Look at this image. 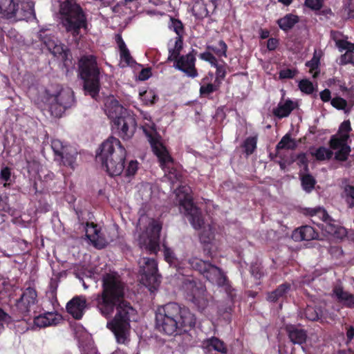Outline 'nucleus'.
<instances>
[{
	"label": "nucleus",
	"mask_w": 354,
	"mask_h": 354,
	"mask_svg": "<svg viewBox=\"0 0 354 354\" xmlns=\"http://www.w3.org/2000/svg\"><path fill=\"white\" fill-rule=\"evenodd\" d=\"M125 284L116 272L106 273L102 278V290L93 295V301L105 318L114 317L107 322V328L119 344H125L131 328L130 322L137 320L138 313L131 303L124 299Z\"/></svg>",
	"instance_id": "f257e3e1"
},
{
	"label": "nucleus",
	"mask_w": 354,
	"mask_h": 354,
	"mask_svg": "<svg viewBox=\"0 0 354 354\" xmlns=\"http://www.w3.org/2000/svg\"><path fill=\"white\" fill-rule=\"evenodd\" d=\"M196 324V318L189 309L176 302L159 306L156 311L155 326L161 334L168 336L187 333Z\"/></svg>",
	"instance_id": "f03ea898"
},
{
	"label": "nucleus",
	"mask_w": 354,
	"mask_h": 354,
	"mask_svg": "<svg viewBox=\"0 0 354 354\" xmlns=\"http://www.w3.org/2000/svg\"><path fill=\"white\" fill-rule=\"evenodd\" d=\"M126 156L127 151L120 141L111 136L102 143L95 160L110 176H117L124 171Z\"/></svg>",
	"instance_id": "7ed1b4c3"
},
{
	"label": "nucleus",
	"mask_w": 354,
	"mask_h": 354,
	"mask_svg": "<svg viewBox=\"0 0 354 354\" xmlns=\"http://www.w3.org/2000/svg\"><path fill=\"white\" fill-rule=\"evenodd\" d=\"M60 19L67 32L76 37L88 29L87 15L76 0H65L59 6Z\"/></svg>",
	"instance_id": "20e7f679"
},
{
	"label": "nucleus",
	"mask_w": 354,
	"mask_h": 354,
	"mask_svg": "<svg viewBox=\"0 0 354 354\" xmlns=\"http://www.w3.org/2000/svg\"><path fill=\"white\" fill-rule=\"evenodd\" d=\"M78 73L83 81L86 94L95 98L99 95L100 85V68L97 57L93 55H82L78 62Z\"/></svg>",
	"instance_id": "39448f33"
},
{
	"label": "nucleus",
	"mask_w": 354,
	"mask_h": 354,
	"mask_svg": "<svg viewBox=\"0 0 354 354\" xmlns=\"http://www.w3.org/2000/svg\"><path fill=\"white\" fill-rule=\"evenodd\" d=\"M106 115L112 122V127L123 140H128L133 136L136 129L134 116L116 100L111 101L106 106Z\"/></svg>",
	"instance_id": "423d86ee"
},
{
	"label": "nucleus",
	"mask_w": 354,
	"mask_h": 354,
	"mask_svg": "<svg viewBox=\"0 0 354 354\" xmlns=\"http://www.w3.org/2000/svg\"><path fill=\"white\" fill-rule=\"evenodd\" d=\"M189 264L212 283H215L219 287H223L226 290L230 289V284L226 274L221 268L212 264L209 261H204L195 257L189 260Z\"/></svg>",
	"instance_id": "0eeeda50"
},
{
	"label": "nucleus",
	"mask_w": 354,
	"mask_h": 354,
	"mask_svg": "<svg viewBox=\"0 0 354 354\" xmlns=\"http://www.w3.org/2000/svg\"><path fill=\"white\" fill-rule=\"evenodd\" d=\"M351 130L350 121L345 120L340 124L337 133L333 135L329 140V147L332 150H336L335 159L337 161L345 162L348 158L351 148L348 145V140Z\"/></svg>",
	"instance_id": "6e6552de"
},
{
	"label": "nucleus",
	"mask_w": 354,
	"mask_h": 354,
	"mask_svg": "<svg viewBox=\"0 0 354 354\" xmlns=\"http://www.w3.org/2000/svg\"><path fill=\"white\" fill-rule=\"evenodd\" d=\"M33 12L32 6L24 0H0V17L15 21L28 18Z\"/></svg>",
	"instance_id": "1a4fd4ad"
},
{
	"label": "nucleus",
	"mask_w": 354,
	"mask_h": 354,
	"mask_svg": "<svg viewBox=\"0 0 354 354\" xmlns=\"http://www.w3.org/2000/svg\"><path fill=\"white\" fill-rule=\"evenodd\" d=\"M49 111L55 118L62 117L66 109L73 103V92L70 88H64L57 85L55 93H48Z\"/></svg>",
	"instance_id": "9d476101"
},
{
	"label": "nucleus",
	"mask_w": 354,
	"mask_h": 354,
	"mask_svg": "<svg viewBox=\"0 0 354 354\" xmlns=\"http://www.w3.org/2000/svg\"><path fill=\"white\" fill-rule=\"evenodd\" d=\"M183 290L186 299L191 301L198 310L203 311L208 305L206 297V288L201 283H198L193 277L185 278L183 281Z\"/></svg>",
	"instance_id": "9b49d317"
},
{
	"label": "nucleus",
	"mask_w": 354,
	"mask_h": 354,
	"mask_svg": "<svg viewBox=\"0 0 354 354\" xmlns=\"http://www.w3.org/2000/svg\"><path fill=\"white\" fill-rule=\"evenodd\" d=\"M38 302V295L36 288L29 284L28 286L22 289V293L19 299L16 300L15 310L19 317L24 319L30 316L32 310Z\"/></svg>",
	"instance_id": "f8f14e48"
},
{
	"label": "nucleus",
	"mask_w": 354,
	"mask_h": 354,
	"mask_svg": "<svg viewBox=\"0 0 354 354\" xmlns=\"http://www.w3.org/2000/svg\"><path fill=\"white\" fill-rule=\"evenodd\" d=\"M150 232L145 239L140 240V248L149 254H156L160 249V234L162 224L156 220H152L149 224Z\"/></svg>",
	"instance_id": "ddd939ff"
},
{
	"label": "nucleus",
	"mask_w": 354,
	"mask_h": 354,
	"mask_svg": "<svg viewBox=\"0 0 354 354\" xmlns=\"http://www.w3.org/2000/svg\"><path fill=\"white\" fill-rule=\"evenodd\" d=\"M142 280L149 290L156 289L160 283V275L158 273V263L153 258H142Z\"/></svg>",
	"instance_id": "4468645a"
},
{
	"label": "nucleus",
	"mask_w": 354,
	"mask_h": 354,
	"mask_svg": "<svg viewBox=\"0 0 354 354\" xmlns=\"http://www.w3.org/2000/svg\"><path fill=\"white\" fill-rule=\"evenodd\" d=\"M197 51L192 49L187 55H183L180 58L174 62V66L175 68L183 72L187 77L194 78L198 75V71L196 68V57Z\"/></svg>",
	"instance_id": "2eb2a0df"
},
{
	"label": "nucleus",
	"mask_w": 354,
	"mask_h": 354,
	"mask_svg": "<svg viewBox=\"0 0 354 354\" xmlns=\"http://www.w3.org/2000/svg\"><path fill=\"white\" fill-rule=\"evenodd\" d=\"M180 205L185 209L189 221L196 230H199L204 225L201 211L193 203L190 196L186 194L183 200H180Z\"/></svg>",
	"instance_id": "dca6fc26"
},
{
	"label": "nucleus",
	"mask_w": 354,
	"mask_h": 354,
	"mask_svg": "<svg viewBox=\"0 0 354 354\" xmlns=\"http://www.w3.org/2000/svg\"><path fill=\"white\" fill-rule=\"evenodd\" d=\"M149 143L153 153L158 158L162 165L172 162L173 159L165 146L160 142V138L151 133H147Z\"/></svg>",
	"instance_id": "f3484780"
},
{
	"label": "nucleus",
	"mask_w": 354,
	"mask_h": 354,
	"mask_svg": "<svg viewBox=\"0 0 354 354\" xmlns=\"http://www.w3.org/2000/svg\"><path fill=\"white\" fill-rule=\"evenodd\" d=\"M66 311L75 319L82 318L86 308V300L84 296H75L66 304Z\"/></svg>",
	"instance_id": "a211bd4d"
},
{
	"label": "nucleus",
	"mask_w": 354,
	"mask_h": 354,
	"mask_svg": "<svg viewBox=\"0 0 354 354\" xmlns=\"http://www.w3.org/2000/svg\"><path fill=\"white\" fill-rule=\"evenodd\" d=\"M86 236L87 239L92 243L93 246L97 249L104 248L108 242L106 239L102 236L100 229L97 224L93 223H87Z\"/></svg>",
	"instance_id": "6ab92c4d"
},
{
	"label": "nucleus",
	"mask_w": 354,
	"mask_h": 354,
	"mask_svg": "<svg viewBox=\"0 0 354 354\" xmlns=\"http://www.w3.org/2000/svg\"><path fill=\"white\" fill-rule=\"evenodd\" d=\"M304 315L307 319L321 323H324L328 318H330L328 311L320 306H307L304 310Z\"/></svg>",
	"instance_id": "aec40b11"
},
{
	"label": "nucleus",
	"mask_w": 354,
	"mask_h": 354,
	"mask_svg": "<svg viewBox=\"0 0 354 354\" xmlns=\"http://www.w3.org/2000/svg\"><path fill=\"white\" fill-rule=\"evenodd\" d=\"M332 297L335 298L338 303L348 308H354V295L345 291L340 285L335 286L332 290Z\"/></svg>",
	"instance_id": "412c9836"
},
{
	"label": "nucleus",
	"mask_w": 354,
	"mask_h": 354,
	"mask_svg": "<svg viewBox=\"0 0 354 354\" xmlns=\"http://www.w3.org/2000/svg\"><path fill=\"white\" fill-rule=\"evenodd\" d=\"M295 241H311L319 239V233L310 225H303L295 229L292 234Z\"/></svg>",
	"instance_id": "4be33fe9"
},
{
	"label": "nucleus",
	"mask_w": 354,
	"mask_h": 354,
	"mask_svg": "<svg viewBox=\"0 0 354 354\" xmlns=\"http://www.w3.org/2000/svg\"><path fill=\"white\" fill-rule=\"evenodd\" d=\"M48 50L54 57L60 58L66 68L72 64V55L69 48L62 44L59 40Z\"/></svg>",
	"instance_id": "5701e85b"
},
{
	"label": "nucleus",
	"mask_w": 354,
	"mask_h": 354,
	"mask_svg": "<svg viewBox=\"0 0 354 354\" xmlns=\"http://www.w3.org/2000/svg\"><path fill=\"white\" fill-rule=\"evenodd\" d=\"M286 331L291 342L294 344H302L306 342L307 338L306 330L299 328L295 325H287Z\"/></svg>",
	"instance_id": "b1692460"
},
{
	"label": "nucleus",
	"mask_w": 354,
	"mask_h": 354,
	"mask_svg": "<svg viewBox=\"0 0 354 354\" xmlns=\"http://www.w3.org/2000/svg\"><path fill=\"white\" fill-rule=\"evenodd\" d=\"M77 156V152L76 149L71 146H68L65 148V151H64V152H62V154L59 158L61 159L64 165L74 169Z\"/></svg>",
	"instance_id": "393cba45"
},
{
	"label": "nucleus",
	"mask_w": 354,
	"mask_h": 354,
	"mask_svg": "<svg viewBox=\"0 0 354 354\" xmlns=\"http://www.w3.org/2000/svg\"><path fill=\"white\" fill-rule=\"evenodd\" d=\"M290 284L287 282L279 285L274 290L268 294L267 300L275 303L279 299L286 297L288 292L290 290Z\"/></svg>",
	"instance_id": "a878e982"
},
{
	"label": "nucleus",
	"mask_w": 354,
	"mask_h": 354,
	"mask_svg": "<svg viewBox=\"0 0 354 354\" xmlns=\"http://www.w3.org/2000/svg\"><path fill=\"white\" fill-rule=\"evenodd\" d=\"M298 22V16L293 14H286L277 21L279 27L286 32L290 30Z\"/></svg>",
	"instance_id": "bb28decb"
},
{
	"label": "nucleus",
	"mask_w": 354,
	"mask_h": 354,
	"mask_svg": "<svg viewBox=\"0 0 354 354\" xmlns=\"http://www.w3.org/2000/svg\"><path fill=\"white\" fill-rule=\"evenodd\" d=\"M34 325L39 328H44L56 324L55 315L53 313H47L44 315L34 316Z\"/></svg>",
	"instance_id": "cd10ccee"
},
{
	"label": "nucleus",
	"mask_w": 354,
	"mask_h": 354,
	"mask_svg": "<svg viewBox=\"0 0 354 354\" xmlns=\"http://www.w3.org/2000/svg\"><path fill=\"white\" fill-rule=\"evenodd\" d=\"M301 212L305 216H310L311 218L317 217L319 220L324 222L330 220V217L326 210L321 207L304 208L302 209Z\"/></svg>",
	"instance_id": "c85d7f7f"
},
{
	"label": "nucleus",
	"mask_w": 354,
	"mask_h": 354,
	"mask_svg": "<svg viewBox=\"0 0 354 354\" xmlns=\"http://www.w3.org/2000/svg\"><path fill=\"white\" fill-rule=\"evenodd\" d=\"M204 344L209 351L212 349L223 354H226L227 352V348L224 342L216 337L207 339L204 342Z\"/></svg>",
	"instance_id": "c756f323"
},
{
	"label": "nucleus",
	"mask_w": 354,
	"mask_h": 354,
	"mask_svg": "<svg viewBox=\"0 0 354 354\" xmlns=\"http://www.w3.org/2000/svg\"><path fill=\"white\" fill-rule=\"evenodd\" d=\"M293 109L294 105L292 101L287 100L283 103H279L277 107L273 110V114L281 119L288 117Z\"/></svg>",
	"instance_id": "7c9ffc66"
},
{
	"label": "nucleus",
	"mask_w": 354,
	"mask_h": 354,
	"mask_svg": "<svg viewBox=\"0 0 354 354\" xmlns=\"http://www.w3.org/2000/svg\"><path fill=\"white\" fill-rule=\"evenodd\" d=\"M39 39L48 50L52 48L54 44H57L59 39L48 30L41 29L38 33Z\"/></svg>",
	"instance_id": "2f4dec72"
},
{
	"label": "nucleus",
	"mask_w": 354,
	"mask_h": 354,
	"mask_svg": "<svg viewBox=\"0 0 354 354\" xmlns=\"http://www.w3.org/2000/svg\"><path fill=\"white\" fill-rule=\"evenodd\" d=\"M183 47V39L180 37H176L174 47L169 48V56L167 62H175L180 58V53Z\"/></svg>",
	"instance_id": "473e14b6"
},
{
	"label": "nucleus",
	"mask_w": 354,
	"mask_h": 354,
	"mask_svg": "<svg viewBox=\"0 0 354 354\" xmlns=\"http://www.w3.org/2000/svg\"><path fill=\"white\" fill-rule=\"evenodd\" d=\"M221 86V84L216 80H214V82L211 84L201 85L199 88L200 96L201 97L210 98V95L218 91L220 89Z\"/></svg>",
	"instance_id": "72a5a7b5"
},
{
	"label": "nucleus",
	"mask_w": 354,
	"mask_h": 354,
	"mask_svg": "<svg viewBox=\"0 0 354 354\" xmlns=\"http://www.w3.org/2000/svg\"><path fill=\"white\" fill-rule=\"evenodd\" d=\"M227 45L223 39H220L216 45L207 44L206 46L207 50L213 52L218 57H227Z\"/></svg>",
	"instance_id": "f704fd0d"
},
{
	"label": "nucleus",
	"mask_w": 354,
	"mask_h": 354,
	"mask_svg": "<svg viewBox=\"0 0 354 354\" xmlns=\"http://www.w3.org/2000/svg\"><path fill=\"white\" fill-rule=\"evenodd\" d=\"M297 145L295 139L290 137V135L287 133L282 137L281 140L276 146V150L279 151L281 149H296Z\"/></svg>",
	"instance_id": "c9c22d12"
},
{
	"label": "nucleus",
	"mask_w": 354,
	"mask_h": 354,
	"mask_svg": "<svg viewBox=\"0 0 354 354\" xmlns=\"http://www.w3.org/2000/svg\"><path fill=\"white\" fill-rule=\"evenodd\" d=\"M326 148L325 147H319L315 151H312L311 155L315 158L318 161H324L330 160L333 156V152L331 150Z\"/></svg>",
	"instance_id": "e433bc0d"
},
{
	"label": "nucleus",
	"mask_w": 354,
	"mask_h": 354,
	"mask_svg": "<svg viewBox=\"0 0 354 354\" xmlns=\"http://www.w3.org/2000/svg\"><path fill=\"white\" fill-rule=\"evenodd\" d=\"M169 21L168 24L169 28L175 32L177 35L176 37L183 38L185 32V27L183 22L180 19H176L171 16L169 17Z\"/></svg>",
	"instance_id": "4c0bfd02"
},
{
	"label": "nucleus",
	"mask_w": 354,
	"mask_h": 354,
	"mask_svg": "<svg viewBox=\"0 0 354 354\" xmlns=\"http://www.w3.org/2000/svg\"><path fill=\"white\" fill-rule=\"evenodd\" d=\"M257 136L248 137L243 142L242 147L247 156L252 155L257 149Z\"/></svg>",
	"instance_id": "58836bf2"
},
{
	"label": "nucleus",
	"mask_w": 354,
	"mask_h": 354,
	"mask_svg": "<svg viewBox=\"0 0 354 354\" xmlns=\"http://www.w3.org/2000/svg\"><path fill=\"white\" fill-rule=\"evenodd\" d=\"M212 66L216 68L214 80L219 82V84H222V82L224 80V79L225 78L226 75H227V64L224 61H222V64H219L217 62Z\"/></svg>",
	"instance_id": "ea45409f"
},
{
	"label": "nucleus",
	"mask_w": 354,
	"mask_h": 354,
	"mask_svg": "<svg viewBox=\"0 0 354 354\" xmlns=\"http://www.w3.org/2000/svg\"><path fill=\"white\" fill-rule=\"evenodd\" d=\"M301 183L303 189L307 193H310L314 189L316 180L312 175L308 174L301 176Z\"/></svg>",
	"instance_id": "a19ab883"
},
{
	"label": "nucleus",
	"mask_w": 354,
	"mask_h": 354,
	"mask_svg": "<svg viewBox=\"0 0 354 354\" xmlns=\"http://www.w3.org/2000/svg\"><path fill=\"white\" fill-rule=\"evenodd\" d=\"M333 221V220L330 217V220L324 221V223L321 225V228L327 234L335 236L337 235L341 229L337 225L332 223Z\"/></svg>",
	"instance_id": "79ce46f5"
},
{
	"label": "nucleus",
	"mask_w": 354,
	"mask_h": 354,
	"mask_svg": "<svg viewBox=\"0 0 354 354\" xmlns=\"http://www.w3.org/2000/svg\"><path fill=\"white\" fill-rule=\"evenodd\" d=\"M0 179L4 181L3 187H10L12 184L11 180V169L8 167H3L1 169Z\"/></svg>",
	"instance_id": "37998d69"
},
{
	"label": "nucleus",
	"mask_w": 354,
	"mask_h": 354,
	"mask_svg": "<svg viewBox=\"0 0 354 354\" xmlns=\"http://www.w3.org/2000/svg\"><path fill=\"white\" fill-rule=\"evenodd\" d=\"M299 88L301 92L308 95L312 94L315 90L313 83L307 79H303L299 82Z\"/></svg>",
	"instance_id": "c03bdc74"
},
{
	"label": "nucleus",
	"mask_w": 354,
	"mask_h": 354,
	"mask_svg": "<svg viewBox=\"0 0 354 354\" xmlns=\"http://www.w3.org/2000/svg\"><path fill=\"white\" fill-rule=\"evenodd\" d=\"M140 94L146 104H154L158 100V96L152 90L145 91Z\"/></svg>",
	"instance_id": "a18cd8bd"
},
{
	"label": "nucleus",
	"mask_w": 354,
	"mask_h": 354,
	"mask_svg": "<svg viewBox=\"0 0 354 354\" xmlns=\"http://www.w3.org/2000/svg\"><path fill=\"white\" fill-rule=\"evenodd\" d=\"M68 147V145H64L63 142L58 139H54L51 142V147L57 157H59L62 154V152L65 151V148Z\"/></svg>",
	"instance_id": "49530a36"
},
{
	"label": "nucleus",
	"mask_w": 354,
	"mask_h": 354,
	"mask_svg": "<svg viewBox=\"0 0 354 354\" xmlns=\"http://www.w3.org/2000/svg\"><path fill=\"white\" fill-rule=\"evenodd\" d=\"M297 73L298 71L295 68H285L279 71V77L280 80L293 79Z\"/></svg>",
	"instance_id": "de8ad7c7"
},
{
	"label": "nucleus",
	"mask_w": 354,
	"mask_h": 354,
	"mask_svg": "<svg viewBox=\"0 0 354 354\" xmlns=\"http://www.w3.org/2000/svg\"><path fill=\"white\" fill-rule=\"evenodd\" d=\"M324 0H305L304 5L312 10L318 11L323 7Z\"/></svg>",
	"instance_id": "09e8293b"
},
{
	"label": "nucleus",
	"mask_w": 354,
	"mask_h": 354,
	"mask_svg": "<svg viewBox=\"0 0 354 354\" xmlns=\"http://www.w3.org/2000/svg\"><path fill=\"white\" fill-rule=\"evenodd\" d=\"M331 105L338 110H344L347 106V101L341 97H336L330 100Z\"/></svg>",
	"instance_id": "8fccbe9b"
},
{
	"label": "nucleus",
	"mask_w": 354,
	"mask_h": 354,
	"mask_svg": "<svg viewBox=\"0 0 354 354\" xmlns=\"http://www.w3.org/2000/svg\"><path fill=\"white\" fill-rule=\"evenodd\" d=\"M209 12H210L207 8V5L203 3L198 6V8H197L194 15L198 19H204L209 16Z\"/></svg>",
	"instance_id": "3c124183"
},
{
	"label": "nucleus",
	"mask_w": 354,
	"mask_h": 354,
	"mask_svg": "<svg viewBox=\"0 0 354 354\" xmlns=\"http://www.w3.org/2000/svg\"><path fill=\"white\" fill-rule=\"evenodd\" d=\"M138 162L137 160H131L124 171L126 176H134L138 168Z\"/></svg>",
	"instance_id": "603ef678"
},
{
	"label": "nucleus",
	"mask_w": 354,
	"mask_h": 354,
	"mask_svg": "<svg viewBox=\"0 0 354 354\" xmlns=\"http://www.w3.org/2000/svg\"><path fill=\"white\" fill-rule=\"evenodd\" d=\"M120 59L124 62L127 65H130L134 62L132 57L131 56L129 49L127 48L120 50Z\"/></svg>",
	"instance_id": "864d4df0"
},
{
	"label": "nucleus",
	"mask_w": 354,
	"mask_h": 354,
	"mask_svg": "<svg viewBox=\"0 0 354 354\" xmlns=\"http://www.w3.org/2000/svg\"><path fill=\"white\" fill-rule=\"evenodd\" d=\"M199 57L202 60L208 62L212 66L218 62L217 58L210 51L201 53Z\"/></svg>",
	"instance_id": "5fc2aeb1"
},
{
	"label": "nucleus",
	"mask_w": 354,
	"mask_h": 354,
	"mask_svg": "<svg viewBox=\"0 0 354 354\" xmlns=\"http://www.w3.org/2000/svg\"><path fill=\"white\" fill-rule=\"evenodd\" d=\"M339 64L346 65L351 64L354 65V53H345L340 56Z\"/></svg>",
	"instance_id": "6e6d98bb"
},
{
	"label": "nucleus",
	"mask_w": 354,
	"mask_h": 354,
	"mask_svg": "<svg viewBox=\"0 0 354 354\" xmlns=\"http://www.w3.org/2000/svg\"><path fill=\"white\" fill-rule=\"evenodd\" d=\"M319 64V57L317 56L315 52L312 59L306 63V66L310 68V71L312 72L313 71H315L318 68Z\"/></svg>",
	"instance_id": "4d7b16f0"
},
{
	"label": "nucleus",
	"mask_w": 354,
	"mask_h": 354,
	"mask_svg": "<svg viewBox=\"0 0 354 354\" xmlns=\"http://www.w3.org/2000/svg\"><path fill=\"white\" fill-rule=\"evenodd\" d=\"M297 164L299 166H304L305 171H308V160L305 153H300L297 156Z\"/></svg>",
	"instance_id": "13d9d810"
},
{
	"label": "nucleus",
	"mask_w": 354,
	"mask_h": 354,
	"mask_svg": "<svg viewBox=\"0 0 354 354\" xmlns=\"http://www.w3.org/2000/svg\"><path fill=\"white\" fill-rule=\"evenodd\" d=\"M347 37H346L345 39H341L340 41H337L336 47L340 52H342L344 50H346V52H348L349 48H351L352 43L347 41Z\"/></svg>",
	"instance_id": "bf43d9fd"
},
{
	"label": "nucleus",
	"mask_w": 354,
	"mask_h": 354,
	"mask_svg": "<svg viewBox=\"0 0 354 354\" xmlns=\"http://www.w3.org/2000/svg\"><path fill=\"white\" fill-rule=\"evenodd\" d=\"M199 238L201 243L208 245L210 243L211 240L213 238V234L210 230H204L200 234Z\"/></svg>",
	"instance_id": "052dcab7"
},
{
	"label": "nucleus",
	"mask_w": 354,
	"mask_h": 354,
	"mask_svg": "<svg viewBox=\"0 0 354 354\" xmlns=\"http://www.w3.org/2000/svg\"><path fill=\"white\" fill-rule=\"evenodd\" d=\"M251 274L257 279H260L263 276L261 268L257 264L252 265L250 267Z\"/></svg>",
	"instance_id": "680f3d73"
},
{
	"label": "nucleus",
	"mask_w": 354,
	"mask_h": 354,
	"mask_svg": "<svg viewBox=\"0 0 354 354\" xmlns=\"http://www.w3.org/2000/svg\"><path fill=\"white\" fill-rule=\"evenodd\" d=\"M343 194L346 198H354V186L351 185H346L344 187Z\"/></svg>",
	"instance_id": "e2e57ef3"
},
{
	"label": "nucleus",
	"mask_w": 354,
	"mask_h": 354,
	"mask_svg": "<svg viewBox=\"0 0 354 354\" xmlns=\"http://www.w3.org/2000/svg\"><path fill=\"white\" fill-rule=\"evenodd\" d=\"M279 45V40L277 38L271 37L267 41V48L270 51L274 50Z\"/></svg>",
	"instance_id": "0e129e2a"
},
{
	"label": "nucleus",
	"mask_w": 354,
	"mask_h": 354,
	"mask_svg": "<svg viewBox=\"0 0 354 354\" xmlns=\"http://www.w3.org/2000/svg\"><path fill=\"white\" fill-rule=\"evenodd\" d=\"M214 78V74L212 71H209L206 75H205L200 83L201 85H205L206 84L213 83L212 80Z\"/></svg>",
	"instance_id": "69168bd1"
},
{
	"label": "nucleus",
	"mask_w": 354,
	"mask_h": 354,
	"mask_svg": "<svg viewBox=\"0 0 354 354\" xmlns=\"http://www.w3.org/2000/svg\"><path fill=\"white\" fill-rule=\"evenodd\" d=\"M320 98L324 102H328L331 100V93L328 88H325L319 93Z\"/></svg>",
	"instance_id": "338daca9"
},
{
	"label": "nucleus",
	"mask_w": 354,
	"mask_h": 354,
	"mask_svg": "<svg viewBox=\"0 0 354 354\" xmlns=\"http://www.w3.org/2000/svg\"><path fill=\"white\" fill-rule=\"evenodd\" d=\"M346 343L351 342L354 338V327L353 326H348L346 327Z\"/></svg>",
	"instance_id": "774afa93"
}]
</instances>
